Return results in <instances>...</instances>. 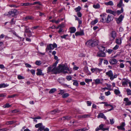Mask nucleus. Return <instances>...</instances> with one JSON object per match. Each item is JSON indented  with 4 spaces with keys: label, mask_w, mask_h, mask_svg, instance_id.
<instances>
[{
    "label": "nucleus",
    "mask_w": 131,
    "mask_h": 131,
    "mask_svg": "<svg viewBox=\"0 0 131 131\" xmlns=\"http://www.w3.org/2000/svg\"><path fill=\"white\" fill-rule=\"evenodd\" d=\"M53 67V66H51L48 68L47 69L48 73H49L50 72L52 73V69Z\"/></svg>",
    "instance_id": "obj_25"
},
{
    "label": "nucleus",
    "mask_w": 131,
    "mask_h": 131,
    "mask_svg": "<svg viewBox=\"0 0 131 131\" xmlns=\"http://www.w3.org/2000/svg\"><path fill=\"white\" fill-rule=\"evenodd\" d=\"M92 47H94L98 44V41L96 40H92Z\"/></svg>",
    "instance_id": "obj_13"
},
{
    "label": "nucleus",
    "mask_w": 131,
    "mask_h": 131,
    "mask_svg": "<svg viewBox=\"0 0 131 131\" xmlns=\"http://www.w3.org/2000/svg\"><path fill=\"white\" fill-rule=\"evenodd\" d=\"M90 115L88 114H84L83 115H79L78 116V117L79 118H85L89 117Z\"/></svg>",
    "instance_id": "obj_15"
},
{
    "label": "nucleus",
    "mask_w": 131,
    "mask_h": 131,
    "mask_svg": "<svg viewBox=\"0 0 131 131\" xmlns=\"http://www.w3.org/2000/svg\"><path fill=\"white\" fill-rule=\"evenodd\" d=\"M117 62V60L113 58L110 59L109 60V62L111 64H116Z\"/></svg>",
    "instance_id": "obj_10"
},
{
    "label": "nucleus",
    "mask_w": 131,
    "mask_h": 131,
    "mask_svg": "<svg viewBox=\"0 0 131 131\" xmlns=\"http://www.w3.org/2000/svg\"><path fill=\"white\" fill-rule=\"evenodd\" d=\"M105 94L106 96H108V95H109L111 93H110V91H108L107 92H105Z\"/></svg>",
    "instance_id": "obj_62"
},
{
    "label": "nucleus",
    "mask_w": 131,
    "mask_h": 131,
    "mask_svg": "<svg viewBox=\"0 0 131 131\" xmlns=\"http://www.w3.org/2000/svg\"><path fill=\"white\" fill-rule=\"evenodd\" d=\"M57 47V45L55 43H53V44H50L49 45L47 46V47L46 48V50L47 51L48 50H53Z\"/></svg>",
    "instance_id": "obj_4"
},
{
    "label": "nucleus",
    "mask_w": 131,
    "mask_h": 131,
    "mask_svg": "<svg viewBox=\"0 0 131 131\" xmlns=\"http://www.w3.org/2000/svg\"><path fill=\"white\" fill-rule=\"evenodd\" d=\"M14 123V121H10L7 122L6 123L7 124H12Z\"/></svg>",
    "instance_id": "obj_57"
},
{
    "label": "nucleus",
    "mask_w": 131,
    "mask_h": 131,
    "mask_svg": "<svg viewBox=\"0 0 131 131\" xmlns=\"http://www.w3.org/2000/svg\"><path fill=\"white\" fill-rule=\"evenodd\" d=\"M56 89L55 88H53L51 89L49 92L50 94L53 93L56 91Z\"/></svg>",
    "instance_id": "obj_38"
},
{
    "label": "nucleus",
    "mask_w": 131,
    "mask_h": 131,
    "mask_svg": "<svg viewBox=\"0 0 131 131\" xmlns=\"http://www.w3.org/2000/svg\"><path fill=\"white\" fill-rule=\"evenodd\" d=\"M42 125V123H39L38 124L36 125L35 126L36 128L39 127V128Z\"/></svg>",
    "instance_id": "obj_46"
},
{
    "label": "nucleus",
    "mask_w": 131,
    "mask_h": 131,
    "mask_svg": "<svg viewBox=\"0 0 131 131\" xmlns=\"http://www.w3.org/2000/svg\"><path fill=\"white\" fill-rule=\"evenodd\" d=\"M105 4L106 5L113 6L114 5L113 2L111 1H110L108 2L105 3Z\"/></svg>",
    "instance_id": "obj_33"
},
{
    "label": "nucleus",
    "mask_w": 131,
    "mask_h": 131,
    "mask_svg": "<svg viewBox=\"0 0 131 131\" xmlns=\"http://www.w3.org/2000/svg\"><path fill=\"white\" fill-rule=\"evenodd\" d=\"M1 88H5L9 86V84H7L3 83L1 84Z\"/></svg>",
    "instance_id": "obj_42"
},
{
    "label": "nucleus",
    "mask_w": 131,
    "mask_h": 131,
    "mask_svg": "<svg viewBox=\"0 0 131 131\" xmlns=\"http://www.w3.org/2000/svg\"><path fill=\"white\" fill-rule=\"evenodd\" d=\"M41 61L40 60H37V61L35 63L37 65H40L41 64Z\"/></svg>",
    "instance_id": "obj_48"
},
{
    "label": "nucleus",
    "mask_w": 131,
    "mask_h": 131,
    "mask_svg": "<svg viewBox=\"0 0 131 131\" xmlns=\"http://www.w3.org/2000/svg\"><path fill=\"white\" fill-rule=\"evenodd\" d=\"M66 78L68 81L71 80L72 79V77L70 76H67L66 77Z\"/></svg>",
    "instance_id": "obj_51"
},
{
    "label": "nucleus",
    "mask_w": 131,
    "mask_h": 131,
    "mask_svg": "<svg viewBox=\"0 0 131 131\" xmlns=\"http://www.w3.org/2000/svg\"><path fill=\"white\" fill-rule=\"evenodd\" d=\"M18 78L19 79H24V78L23 77L20 75H18Z\"/></svg>",
    "instance_id": "obj_61"
},
{
    "label": "nucleus",
    "mask_w": 131,
    "mask_h": 131,
    "mask_svg": "<svg viewBox=\"0 0 131 131\" xmlns=\"http://www.w3.org/2000/svg\"><path fill=\"white\" fill-rule=\"evenodd\" d=\"M98 21L97 19H95L94 20L92 21L91 22V24L92 25H94L96 23L98 22Z\"/></svg>",
    "instance_id": "obj_41"
},
{
    "label": "nucleus",
    "mask_w": 131,
    "mask_h": 131,
    "mask_svg": "<svg viewBox=\"0 0 131 131\" xmlns=\"http://www.w3.org/2000/svg\"><path fill=\"white\" fill-rule=\"evenodd\" d=\"M68 36V34L64 35L63 36H61L60 37L62 38H64L66 39V37Z\"/></svg>",
    "instance_id": "obj_55"
},
{
    "label": "nucleus",
    "mask_w": 131,
    "mask_h": 131,
    "mask_svg": "<svg viewBox=\"0 0 131 131\" xmlns=\"http://www.w3.org/2000/svg\"><path fill=\"white\" fill-rule=\"evenodd\" d=\"M124 101L125 102L126 105H131V101H129L128 98H125L124 99Z\"/></svg>",
    "instance_id": "obj_11"
},
{
    "label": "nucleus",
    "mask_w": 131,
    "mask_h": 131,
    "mask_svg": "<svg viewBox=\"0 0 131 131\" xmlns=\"http://www.w3.org/2000/svg\"><path fill=\"white\" fill-rule=\"evenodd\" d=\"M38 4L39 5H41V4L40 3L38 2H35L34 3H33L31 4V5H35V4Z\"/></svg>",
    "instance_id": "obj_50"
},
{
    "label": "nucleus",
    "mask_w": 131,
    "mask_h": 131,
    "mask_svg": "<svg viewBox=\"0 0 131 131\" xmlns=\"http://www.w3.org/2000/svg\"><path fill=\"white\" fill-rule=\"evenodd\" d=\"M92 81V79H85V81L86 83H89V82H91Z\"/></svg>",
    "instance_id": "obj_52"
},
{
    "label": "nucleus",
    "mask_w": 131,
    "mask_h": 131,
    "mask_svg": "<svg viewBox=\"0 0 131 131\" xmlns=\"http://www.w3.org/2000/svg\"><path fill=\"white\" fill-rule=\"evenodd\" d=\"M97 56L100 57H104L105 54L103 51H100L98 52Z\"/></svg>",
    "instance_id": "obj_14"
},
{
    "label": "nucleus",
    "mask_w": 131,
    "mask_h": 131,
    "mask_svg": "<svg viewBox=\"0 0 131 131\" xmlns=\"http://www.w3.org/2000/svg\"><path fill=\"white\" fill-rule=\"evenodd\" d=\"M97 117L98 118H103L104 119H106V117L104 115L103 113H100L97 116Z\"/></svg>",
    "instance_id": "obj_18"
},
{
    "label": "nucleus",
    "mask_w": 131,
    "mask_h": 131,
    "mask_svg": "<svg viewBox=\"0 0 131 131\" xmlns=\"http://www.w3.org/2000/svg\"><path fill=\"white\" fill-rule=\"evenodd\" d=\"M115 93L117 95L119 94L120 93V92L117 89H115L114 91Z\"/></svg>",
    "instance_id": "obj_45"
},
{
    "label": "nucleus",
    "mask_w": 131,
    "mask_h": 131,
    "mask_svg": "<svg viewBox=\"0 0 131 131\" xmlns=\"http://www.w3.org/2000/svg\"><path fill=\"white\" fill-rule=\"evenodd\" d=\"M100 16L102 17L101 19V21L103 23H107V15L105 14H103L100 15Z\"/></svg>",
    "instance_id": "obj_5"
},
{
    "label": "nucleus",
    "mask_w": 131,
    "mask_h": 131,
    "mask_svg": "<svg viewBox=\"0 0 131 131\" xmlns=\"http://www.w3.org/2000/svg\"><path fill=\"white\" fill-rule=\"evenodd\" d=\"M126 91L127 92V93L128 95H131V90L129 89H128Z\"/></svg>",
    "instance_id": "obj_49"
},
{
    "label": "nucleus",
    "mask_w": 131,
    "mask_h": 131,
    "mask_svg": "<svg viewBox=\"0 0 131 131\" xmlns=\"http://www.w3.org/2000/svg\"><path fill=\"white\" fill-rule=\"evenodd\" d=\"M119 67L121 68H123L124 67V65L123 63H121L119 64Z\"/></svg>",
    "instance_id": "obj_59"
},
{
    "label": "nucleus",
    "mask_w": 131,
    "mask_h": 131,
    "mask_svg": "<svg viewBox=\"0 0 131 131\" xmlns=\"http://www.w3.org/2000/svg\"><path fill=\"white\" fill-rule=\"evenodd\" d=\"M93 81L95 82V84H98L100 83H102V82L101 81L100 79H97L95 80H94Z\"/></svg>",
    "instance_id": "obj_23"
},
{
    "label": "nucleus",
    "mask_w": 131,
    "mask_h": 131,
    "mask_svg": "<svg viewBox=\"0 0 131 131\" xmlns=\"http://www.w3.org/2000/svg\"><path fill=\"white\" fill-rule=\"evenodd\" d=\"M60 93H59V94L62 95L64 92V90H60Z\"/></svg>",
    "instance_id": "obj_54"
},
{
    "label": "nucleus",
    "mask_w": 131,
    "mask_h": 131,
    "mask_svg": "<svg viewBox=\"0 0 131 131\" xmlns=\"http://www.w3.org/2000/svg\"><path fill=\"white\" fill-rule=\"evenodd\" d=\"M103 126L104 125L102 124H101L100 125L99 127H98L100 130L101 129L103 131H104L105 130H108V128H104L103 127Z\"/></svg>",
    "instance_id": "obj_17"
},
{
    "label": "nucleus",
    "mask_w": 131,
    "mask_h": 131,
    "mask_svg": "<svg viewBox=\"0 0 131 131\" xmlns=\"http://www.w3.org/2000/svg\"><path fill=\"white\" fill-rule=\"evenodd\" d=\"M39 27V26H36L32 27H31V29L32 30H33L35 29H36Z\"/></svg>",
    "instance_id": "obj_56"
},
{
    "label": "nucleus",
    "mask_w": 131,
    "mask_h": 131,
    "mask_svg": "<svg viewBox=\"0 0 131 131\" xmlns=\"http://www.w3.org/2000/svg\"><path fill=\"white\" fill-rule=\"evenodd\" d=\"M33 17L31 16H27L26 17L24 18V19L26 20H27L28 19H33Z\"/></svg>",
    "instance_id": "obj_35"
},
{
    "label": "nucleus",
    "mask_w": 131,
    "mask_h": 131,
    "mask_svg": "<svg viewBox=\"0 0 131 131\" xmlns=\"http://www.w3.org/2000/svg\"><path fill=\"white\" fill-rule=\"evenodd\" d=\"M70 32L71 33H74L76 31L75 28L73 27H72L70 28Z\"/></svg>",
    "instance_id": "obj_32"
},
{
    "label": "nucleus",
    "mask_w": 131,
    "mask_h": 131,
    "mask_svg": "<svg viewBox=\"0 0 131 131\" xmlns=\"http://www.w3.org/2000/svg\"><path fill=\"white\" fill-rule=\"evenodd\" d=\"M37 72L36 73V74L38 75H43L44 74L42 73V70L39 69H37Z\"/></svg>",
    "instance_id": "obj_19"
},
{
    "label": "nucleus",
    "mask_w": 131,
    "mask_h": 131,
    "mask_svg": "<svg viewBox=\"0 0 131 131\" xmlns=\"http://www.w3.org/2000/svg\"><path fill=\"white\" fill-rule=\"evenodd\" d=\"M84 34V31L83 30H81L80 31L76 32L75 34V35L76 36L83 35Z\"/></svg>",
    "instance_id": "obj_12"
},
{
    "label": "nucleus",
    "mask_w": 131,
    "mask_h": 131,
    "mask_svg": "<svg viewBox=\"0 0 131 131\" xmlns=\"http://www.w3.org/2000/svg\"><path fill=\"white\" fill-rule=\"evenodd\" d=\"M25 64L26 67L28 68H30L31 67V65L27 63H25Z\"/></svg>",
    "instance_id": "obj_64"
},
{
    "label": "nucleus",
    "mask_w": 131,
    "mask_h": 131,
    "mask_svg": "<svg viewBox=\"0 0 131 131\" xmlns=\"http://www.w3.org/2000/svg\"><path fill=\"white\" fill-rule=\"evenodd\" d=\"M84 70L85 72L88 75H90L91 74V73L88 70V67L86 66L84 68Z\"/></svg>",
    "instance_id": "obj_20"
},
{
    "label": "nucleus",
    "mask_w": 131,
    "mask_h": 131,
    "mask_svg": "<svg viewBox=\"0 0 131 131\" xmlns=\"http://www.w3.org/2000/svg\"><path fill=\"white\" fill-rule=\"evenodd\" d=\"M130 82L126 79H124L123 80V81L122 82V84L123 85H126L128 84Z\"/></svg>",
    "instance_id": "obj_24"
},
{
    "label": "nucleus",
    "mask_w": 131,
    "mask_h": 131,
    "mask_svg": "<svg viewBox=\"0 0 131 131\" xmlns=\"http://www.w3.org/2000/svg\"><path fill=\"white\" fill-rule=\"evenodd\" d=\"M124 6V5L123 4V1L122 0H120L119 2L117 4V6L119 7H120L122 6Z\"/></svg>",
    "instance_id": "obj_30"
},
{
    "label": "nucleus",
    "mask_w": 131,
    "mask_h": 131,
    "mask_svg": "<svg viewBox=\"0 0 131 131\" xmlns=\"http://www.w3.org/2000/svg\"><path fill=\"white\" fill-rule=\"evenodd\" d=\"M123 12V8L122 7L121 8V10H118L116 11V13H117V14L118 15H119L121 13H122Z\"/></svg>",
    "instance_id": "obj_37"
},
{
    "label": "nucleus",
    "mask_w": 131,
    "mask_h": 131,
    "mask_svg": "<svg viewBox=\"0 0 131 131\" xmlns=\"http://www.w3.org/2000/svg\"><path fill=\"white\" fill-rule=\"evenodd\" d=\"M45 128V127L43 126L42 125H41V126L38 129V131H41L44 130V129Z\"/></svg>",
    "instance_id": "obj_39"
},
{
    "label": "nucleus",
    "mask_w": 131,
    "mask_h": 131,
    "mask_svg": "<svg viewBox=\"0 0 131 131\" xmlns=\"http://www.w3.org/2000/svg\"><path fill=\"white\" fill-rule=\"evenodd\" d=\"M11 106V105H9L8 103H6L3 106V107L4 108H8Z\"/></svg>",
    "instance_id": "obj_44"
},
{
    "label": "nucleus",
    "mask_w": 131,
    "mask_h": 131,
    "mask_svg": "<svg viewBox=\"0 0 131 131\" xmlns=\"http://www.w3.org/2000/svg\"><path fill=\"white\" fill-rule=\"evenodd\" d=\"M119 47V46L118 45H116L113 48V49L114 50L117 49Z\"/></svg>",
    "instance_id": "obj_63"
},
{
    "label": "nucleus",
    "mask_w": 131,
    "mask_h": 131,
    "mask_svg": "<svg viewBox=\"0 0 131 131\" xmlns=\"http://www.w3.org/2000/svg\"><path fill=\"white\" fill-rule=\"evenodd\" d=\"M30 72L33 75H34L35 74V71L34 70H30Z\"/></svg>",
    "instance_id": "obj_60"
},
{
    "label": "nucleus",
    "mask_w": 131,
    "mask_h": 131,
    "mask_svg": "<svg viewBox=\"0 0 131 131\" xmlns=\"http://www.w3.org/2000/svg\"><path fill=\"white\" fill-rule=\"evenodd\" d=\"M105 73L106 75L110 77V79L112 81L117 77V75L116 74H113L112 71L111 70L106 72Z\"/></svg>",
    "instance_id": "obj_1"
},
{
    "label": "nucleus",
    "mask_w": 131,
    "mask_h": 131,
    "mask_svg": "<svg viewBox=\"0 0 131 131\" xmlns=\"http://www.w3.org/2000/svg\"><path fill=\"white\" fill-rule=\"evenodd\" d=\"M116 43L118 45H120L121 44V40L120 38H117L116 39Z\"/></svg>",
    "instance_id": "obj_29"
},
{
    "label": "nucleus",
    "mask_w": 131,
    "mask_h": 131,
    "mask_svg": "<svg viewBox=\"0 0 131 131\" xmlns=\"http://www.w3.org/2000/svg\"><path fill=\"white\" fill-rule=\"evenodd\" d=\"M125 125V124L124 122L122 123L119 126H117V128L119 129H121L122 130H124L125 128L124 127Z\"/></svg>",
    "instance_id": "obj_9"
},
{
    "label": "nucleus",
    "mask_w": 131,
    "mask_h": 131,
    "mask_svg": "<svg viewBox=\"0 0 131 131\" xmlns=\"http://www.w3.org/2000/svg\"><path fill=\"white\" fill-rule=\"evenodd\" d=\"M111 37L110 38V40L112 41L114 40L116 36V33L114 31H112L110 34Z\"/></svg>",
    "instance_id": "obj_6"
},
{
    "label": "nucleus",
    "mask_w": 131,
    "mask_h": 131,
    "mask_svg": "<svg viewBox=\"0 0 131 131\" xmlns=\"http://www.w3.org/2000/svg\"><path fill=\"white\" fill-rule=\"evenodd\" d=\"M91 70L92 73L95 72L96 74H98L102 71L101 69L97 68H91Z\"/></svg>",
    "instance_id": "obj_7"
},
{
    "label": "nucleus",
    "mask_w": 131,
    "mask_h": 131,
    "mask_svg": "<svg viewBox=\"0 0 131 131\" xmlns=\"http://www.w3.org/2000/svg\"><path fill=\"white\" fill-rule=\"evenodd\" d=\"M69 94L67 93H66L63 94L62 95V97L63 98H65L68 97L69 96Z\"/></svg>",
    "instance_id": "obj_43"
},
{
    "label": "nucleus",
    "mask_w": 131,
    "mask_h": 131,
    "mask_svg": "<svg viewBox=\"0 0 131 131\" xmlns=\"http://www.w3.org/2000/svg\"><path fill=\"white\" fill-rule=\"evenodd\" d=\"M92 40H89L87 41L86 43V44L87 46H91L92 47Z\"/></svg>",
    "instance_id": "obj_28"
},
{
    "label": "nucleus",
    "mask_w": 131,
    "mask_h": 131,
    "mask_svg": "<svg viewBox=\"0 0 131 131\" xmlns=\"http://www.w3.org/2000/svg\"><path fill=\"white\" fill-rule=\"evenodd\" d=\"M60 111L57 110H55L50 112V113L51 114H54L56 113H59Z\"/></svg>",
    "instance_id": "obj_26"
},
{
    "label": "nucleus",
    "mask_w": 131,
    "mask_h": 131,
    "mask_svg": "<svg viewBox=\"0 0 131 131\" xmlns=\"http://www.w3.org/2000/svg\"><path fill=\"white\" fill-rule=\"evenodd\" d=\"M71 118V116H66L63 117L62 118H61L62 120H70Z\"/></svg>",
    "instance_id": "obj_21"
},
{
    "label": "nucleus",
    "mask_w": 131,
    "mask_h": 131,
    "mask_svg": "<svg viewBox=\"0 0 131 131\" xmlns=\"http://www.w3.org/2000/svg\"><path fill=\"white\" fill-rule=\"evenodd\" d=\"M58 70L57 68L55 67H53L52 69V73H55Z\"/></svg>",
    "instance_id": "obj_34"
},
{
    "label": "nucleus",
    "mask_w": 131,
    "mask_h": 131,
    "mask_svg": "<svg viewBox=\"0 0 131 131\" xmlns=\"http://www.w3.org/2000/svg\"><path fill=\"white\" fill-rule=\"evenodd\" d=\"M73 81H74V82L73 83V84L74 85H75L76 86H77L79 85L78 81L76 80H73Z\"/></svg>",
    "instance_id": "obj_40"
},
{
    "label": "nucleus",
    "mask_w": 131,
    "mask_h": 131,
    "mask_svg": "<svg viewBox=\"0 0 131 131\" xmlns=\"http://www.w3.org/2000/svg\"><path fill=\"white\" fill-rule=\"evenodd\" d=\"M104 105L106 106H110L112 107V108L109 110H108V111H110L113 110V106L111 105L108 104L107 102H106V103H105V104H104Z\"/></svg>",
    "instance_id": "obj_31"
},
{
    "label": "nucleus",
    "mask_w": 131,
    "mask_h": 131,
    "mask_svg": "<svg viewBox=\"0 0 131 131\" xmlns=\"http://www.w3.org/2000/svg\"><path fill=\"white\" fill-rule=\"evenodd\" d=\"M110 122L111 124H113L114 122V120L113 118L110 119Z\"/></svg>",
    "instance_id": "obj_53"
},
{
    "label": "nucleus",
    "mask_w": 131,
    "mask_h": 131,
    "mask_svg": "<svg viewBox=\"0 0 131 131\" xmlns=\"http://www.w3.org/2000/svg\"><path fill=\"white\" fill-rule=\"evenodd\" d=\"M93 8L95 9H98L100 7V5L99 4H97L96 5H93Z\"/></svg>",
    "instance_id": "obj_36"
},
{
    "label": "nucleus",
    "mask_w": 131,
    "mask_h": 131,
    "mask_svg": "<svg viewBox=\"0 0 131 131\" xmlns=\"http://www.w3.org/2000/svg\"><path fill=\"white\" fill-rule=\"evenodd\" d=\"M113 17L112 15H108L107 16V23H108L110 21L113 20Z\"/></svg>",
    "instance_id": "obj_8"
},
{
    "label": "nucleus",
    "mask_w": 131,
    "mask_h": 131,
    "mask_svg": "<svg viewBox=\"0 0 131 131\" xmlns=\"http://www.w3.org/2000/svg\"><path fill=\"white\" fill-rule=\"evenodd\" d=\"M22 26H24L25 27V32L27 33H31V31L30 30L29 28H27V26L24 25Z\"/></svg>",
    "instance_id": "obj_22"
},
{
    "label": "nucleus",
    "mask_w": 131,
    "mask_h": 131,
    "mask_svg": "<svg viewBox=\"0 0 131 131\" xmlns=\"http://www.w3.org/2000/svg\"><path fill=\"white\" fill-rule=\"evenodd\" d=\"M59 70L62 72L64 71L65 70L68 71L69 73H71V70L69 69L67 66L65 65H63L59 66Z\"/></svg>",
    "instance_id": "obj_3"
},
{
    "label": "nucleus",
    "mask_w": 131,
    "mask_h": 131,
    "mask_svg": "<svg viewBox=\"0 0 131 131\" xmlns=\"http://www.w3.org/2000/svg\"><path fill=\"white\" fill-rule=\"evenodd\" d=\"M98 47L100 51H103L105 50V47L99 45L98 46Z\"/></svg>",
    "instance_id": "obj_27"
},
{
    "label": "nucleus",
    "mask_w": 131,
    "mask_h": 131,
    "mask_svg": "<svg viewBox=\"0 0 131 131\" xmlns=\"http://www.w3.org/2000/svg\"><path fill=\"white\" fill-rule=\"evenodd\" d=\"M81 7L79 6H78L77 7L75 8V10L76 12L79 11L81 9Z\"/></svg>",
    "instance_id": "obj_47"
},
{
    "label": "nucleus",
    "mask_w": 131,
    "mask_h": 131,
    "mask_svg": "<svg viewBox=\"0 0 131 131\" xmlns=\"http://www.w3.org/2000/svg\"><path fill=\"white\" fill-rule=\"evenodd\" d=\"M13 34L15 36H16L17 37H18L19 39L20 40H21V38L19 36H18V35H17V34H16L15 32H13Z\"/></svg>",
    "instance_id": "obj_58"
},
{
    "label": "nucleus",
    "mask_w": 131,
    "mask_h": 131,
    "mask_svg": "<svg viewBox=\"0 0 131 131\" xmlns=\"http://www.w3.org/2000/svg\"><path fill=\"white\" fill-rule=\"evenodd\" d=\"M18 14V12L17 10L15 9H12L8 12L6 13L5 15H9L12 17Z\"/></svg>",
    "instance_id": "obj_2"
},
{
    "label": "nucleus",
    "mask_w": 131,
    "mask_h": 131,
    "mask_svg": "<svg viewBox=\"0 0 131 131\" xmlns=\"http://www.w3.org/2000/svg\"><path fill=\"white\" fill-rule=\"evenodd\" d=\"M124 17V16L122 15H121L120 16L119 18L116 20V22L117 23L119 24L123 20V19Z\"/></svg>",
    "instance_id": "obj_16"
}]
</instances>
